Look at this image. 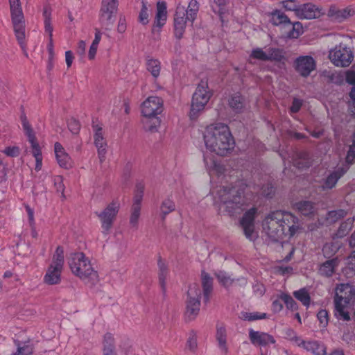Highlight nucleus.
<instances>
[{
  "instance_id": "obj_1",
  "label": "nucleus",
  "mask_w": 355,
  "mask_h": 355,
  "mask_svg": "<svg viewBox=\"0 0 355 355\" xmlns=\"http://www.w3.org/2000/svg\"><path fill=\"white\" fill-rule=\"evenodd\" d=\"M262 226L263 232L273 241L292 237L301 227L297 217L282 210L269 213L263 220Z\"/></svg>"
},
{
  "instance_id": "obj_2",
  "label": "nucleus",
  "mask_w": 355,
  "mask_h": 355,
  "mask_svg": "<svg viewBox=\"0 0 355 355\" xmlns=\"http://www.w3.org/2000/svg\"><path fill=\"white\" fill-rule=\"evenodd\" d=\"M245 189L241 185L221 186L215 191V202L220 203L230 216L240 214L249 205V200L245 196Z\"/></svg>"
},
{
  "instance_id": "obj_3",
  "label": "nucleus",
  "mask_w": 355,
  "mask_h": 355,
  "mask_svg": "<svg viewBox=\"0 0 355 355\" xmlns=\"http://www.w3.org/2000/svg\"><path fill=\"white\" fill-rule=\"evenodd\" d=\"M203 139L209 150L221 156L230 153L235 145L228 126L223 123L208 125L203 132Z\"/></svg>"
},
{
  "instance_id": "obj_4",
  "label": "nucleus",
  "mask_w": 355,
  "mask_h": 355,
  "mask_svg": "<svg viewBox=\"0 0 355 355\" xmlns=\"http://www.w3.org/2000/svg\"><path fill=\"white\" fill-rule=\"evenodd\" d=\"M67 263L73 274L86 283L96 284L98 275L93 268L90 260L83 252H73L67 258Z\"/></svg>"
},
{
  "instance_id": "obj_5",
  "label": "nucleus",
  "mask_w": 355,
  "mask_h": 355,
  "mask_svg": "<svg viewBox=\"0 0 355 355\" xmlns=\"http://www.w3.org/2000/svg\"><path fill=\"white\" fill-rule=\"evenodd\" d=\"M355 301V288L353 286L346 284L339 285L336 291L335 315L344 321L350 320L349 313L345 310L348 305H352Z\"/></svg>"
},
{
  "instance_id": "obj_6",
  "label": "nucleus",
  "mask_w": 355,
  "mask_h": 355,
  "mask_svg": "<svg viewBox=\"0 0 355 355\" xmlns=\"http://www.w3.org/2000/svg\"><path fill=\"white\" fill-rule=\"evenodd\" d=\"M198 10L199 6L196 0H191L187 10L184 6H177L174 18L175 35L177 38L180 39L182 37L187 21L192 23L197 16Z\"/></svg>"
},
{
  "instance_id": "obj_7",
  "label": "nucleus",
  "mask_w": 355,
  "mask_h": 355,
  "mask_svg": "<svg viewBox=\"0 0 355 355\" xmlns=\"http://www.w3.org/2000/svg\"><path fill=\"white\" fill-rule=\"evenodd\" d=\"M210 97L211 94L208 90L207 82L202 80L193 94L189 113L191 119H196L198 116L199 114L205 109Z\"/></svg>"
},
{
  "instance_id": "obj_8",
  "label": "nucleus",
  "mask_w": 355,
  "mask_h": 355,
  "mask_svg": "<svg viewBox=\"0 0 355 355\" xmlns=\"http://www.w3.org/2000/svg\"><path fill=\"white\" fill-rule=\"evenodd\" d=\"M10 15L17 40L22 44L25 38V20L19 0H9Z\"/></svg>"
},
{
  "instance_id": "obj_9",
  "label": "nucleus",
  "mask_w": 355,
  "mask_h": 355,
  "mask_svg": "<svg viewBox=\"0 0 355 355\" xmlns=\"http://www.w3.org/2000/svg\"><path fill=\"white\" fill-rule=\"evenodd\" d=\"M64 264V251L58 246L53 257L52 263L49 267L44 276V282L48 284H58L60 281V274Z\"/></svg>"
},
{
  "instance_id": "obj_10",
  "label": "nucleus",
  "mask_w": 355,
  "mask_h": 355,
  "mask_svg": "<svg viewBox=\"0 0 355 355\" xmlns=\"http://www.w3.org/2000/svg\"><path fill=\"white\" fill-rule=\"evenodd\" d=\"M117 11V0H103L99 15L102 28L110 31L114 25Z\"/></svg>"
},
{
  "instance_id": "obj_11",
  "label": "nucleus",
  "mask_w": 355,
  "mask_h": 355,
  "mask_svg": "<svg viewBox=\"0 0 355 355\" xmlns=\"http://www.w3.org/2000/svg\"><path fill=\"white\" fill-rule=\"evenodd\" d=\"M201 290L197 284H192L189 286L187 292V300L186 302V317L191 320H193L200 311V297Z\"/></svg>"
},
{
  "instance_id": "obj_12",
  "label": "nucleus",
  "mask_w": 355,
  "mask_h": 355,
  "mask_svg": "<svg viewBox=\"0 0 355 355\" xmlns=\"http://www.w3.org/2000/svg\"><path fill=\"white\" fill-rule=\"evenodd\" d=\"M119 207V203L113 201L110 203L103 211L100 213H96L101 222L102 232L103 234H107L110 232L116 218Z\"/></svg>"
},
{
  "instance_id": "obj_13",
  "label": "nucleus",
  "mask_w": 355,
  "mask_h": 355,
  "mask_svg": "<svg viewBox=\"0 0 355 355\" xmlns=\"http://www.w3.org/2000/svg\"><path fill=\"white\" fill-rule=\"evenodd\" d=\"M329 58L335 66L346 67L352 63L353 54L349 48L340 44L329 51Z\"/></svg>"
},
{
  "instance_id": "obj_14",
  "label": "nucleus",
  "mask_w": 355,
  "mask_h": 355,
  "mask_svg": "<svg viewBox=\"0 0 355 355\" xmlns=\"http://www.w3.org/2000/svg\"><path fill=\"white\" fill-rule=\"evenodd\" d=\"M257 212L256 208L250 209L244 214L240 222L245 236L250 241H254L257 238V234L254 231V218Z\"/></svg>"
},
{
  "instance_id": "obj_15",
  "label": "nucleus",
  "mask_w": 355,
  "mask_h": 355,
  "mask_svg": "<svg viewBox=\"0 0 355 355\" xmlns=\"http://www.w3.org/2000/svg\"><path fill=\"white\" fill-rule=\"evenodd\" d=\"M163 111V101L157 96L148 97L141 105V113L144 117H157Z\"/></svg>"
},
{
  "instance_id": "obj_16",
  "label": "nucleus",
  "mask_w": 355,
  "mask_h": 355,
  "mask_svg": "<svg viewBox=\"0 0 355 355\" xmlns=\"http://www.w3.org/2000/svg\"><path fill=\"white\" fill-rule=\"evenodd\" d=\"M295 71L302 77H308L316 68V62L312 56L302 55L294 62Z\"/></svg>"
},
{
  "instance_id": "obj_17",
  "label": "nucleus",
  "mask_w": 355,
  "mask_h": 355,
  "mask_svg": "<svg viewBox=\"0 0 355 355\" xmlns=\"http://www.w3.org/2000/svg\"><path fill=\"white\" fill-rule=\"evenodd\" d=\"M92 128L94 131V145L97 148L99 161L101 163H103L105 159L107 153V141L104 137V132L103 131L102 126L98 124L94 123Z\"/></svg>"
},
{
  "instance_id": "obj_18",
  "label": "nucleus",
  "mask_w": 355,
  "mask_h": 355,
  "mask_svg": "<svg viewBox=\"0 0 355 355\" xmlns=\"http://www.w3.org/2000/svg\"><path fill=\"white\" fill-rule=\"evenodd\" d=\"M349 169L347 165L337 167L330 174L323 180L321 188L322 190L331 189L336 185L338 180L344 175Z\"/></svg>"
},
{
  "instance_id": "obj_19",
  "label": "nucleus",
  "mask_w": 355,
  "mask_h": 355,
  "mask_svg": "<svg viewBox=\"0 0 355 355\" xmlns=\"http://www.w3.org/2000/svg\"><path fill=\"white\" fill-rule=\"evenodd\" d=\"M249 339L251 343L255 346H266L275 343L272 335L266 332L254 331L252 329H249Z\"/></svg>"
},
{
  "instance_id": "obj_20",
  "label": "nucleus",
  "mask_w": 355,
  "mask_h": 355,
  "mask_svg": "<svg viewBox=\"0 0 355 355\" xmlns=\"http://www.w3.org/2000/svg\"><path fill=\"white\" fill-rule=\"evenodd\" d=\"M320 10L312 3H305L299 6L296 10V16L301 19H311L320 16Z\"/></svg>"
},
{
  "instance_id": "obj_21",
  "label": "nucleus",
  "mask_w": 355,
  "mask_h": 355,
  "mask_svg": "<svg viewBox=\"0 0 355 355\" xmlns=\"http://www.w3.org/2000/svg\"><path fill=\"white\" fill-rule=\"evenodd\" d=\"M298 346L303 347L308 352H311L315 355H325V347L323 345L317 341H304L300 338L296 339Z\"/></svg>"
},
{
  "instance_id": "obj_22",
  "label": "nucleus",
  "mask_w": 355,
  "mask_h": 355,
  "mask_svg": "<svg viewBox=\"0 0 355 355\" xmlns=\"http://www.w3.org/2000/svg\"><path fill=\"white\" fill-rule=\"evenodd\" d=\"M55 154L59 165L64 168L70 166V157L60 143L55 144Z\"/></svg>"
},
{
  "instance_id": "obj_23",
  "label": "nucleus",
  "mask_w": 355,
  "mask_h": 355,
  "mask_svg": "<svg viewBox=\"0 0 355 355\" xmlns=\"http://www.w3.org/2000/svg\"><path fill=\"white\" fill-rule=\"evenodd\" d=\"M201 279L204 301L207 302L209 300L213 290V279L205 271L202 272Z\"/></svg>"
},
{
  "instance_id": "obj_24",
  "label": "nucleus",
  "mask_w": 355,
  "mask_h": 355,
  "mask_svg": "<svg viewBox=\"0 0 355 355\" xmlns=\"http://www.w3.org/2000/svg\"><path fill=\"white\" fill-rule=\"evenodd\" d=\"M354 11L350 8L337 9L336 7H331L328 11V16L333 20L343 21L348 17L352 15Z\"/></svg>"
},
{
  "instance_id": "obj_25",
  "label": "nucleus",
  "mask_w": 355,
  "mask_h": 355,
  "mask_svg": "<svg viewBox=\"0 0 355 355\" xmlns=\"http://www.w3.org/2000/svg\"><path fill=\"white\" fill-rule=\"evenodd\" d=\"M167 12L166 4L164 1H159L157 3V13L154 21V27L161 28L166 21Z\"/></svg>"
},
{
  "instance_id": "obj_26",
  "label": "nucleus",
  "mask_w": 355,
  "mask_h": 355,
  "mask_svg": "<svg viewBox=\"0 0 355 355\" xmlns=\"http://www.w3.org/2000/svg\"><path fill=\"white\" fill-rule=\"evenodd\" d=\"M337 259L327 260L320 266L318 272L320 275L324 277H331L335 272V268L338 266Z\"/></svg>"
},
{
  "instance_id": "obj_27",
  "label": "nucleus",
  "mask_w": 355,
  "mask_h": 355,
  "mask_svg": "<svg viewBox=\"0 0 355 355\" xmlns=\"http://www.w3.org/2000/svg\"><path fill=\"white\" fill-rule=\"evenodd\" d=\"M103 346V355H117L114 338L111 334L108 333L104 336Z\"/></svg>"
},
{
  "instance_id": "obj_28",
  "label": "nucleus",
  "mask_w": 355,
  "mask_h": 355,
  "mask_svg": "<svg viewBox=\"0 0 355 355\" xmlns=\"http://www.w3.org/2000/svg\"><path fill=\"white\" fill-rule=\"evenodd\" d=\"M293 165L298 168H308L311 165L309 155L306 152H300L295 155Z\"/></svg>"
},
{
  "instance_id": "obj_29",
  "label": "nucleus",
  "mask_w": 355,
  "mask_h": 355,
  "mask_svg": "<svg viewBox=\"0 0 355 355\" xmlns=\"http://www.w3.org/2000/svg\"><path fill=\"white\" fill-rule=\"evenodd\" d=\"M284 60L285 53L283 49L272 47L267 49V61L281 62Z\"/></svg>"
},
{
  "instance_id": "obj_30",
  "label": "nucleus",
  "mask_w": 355,
  "mask_h": 355,
  "mask_svg": "<svg viewBox=\"0 0 355 355\" xmlns=\"http://www.w3.org/2000/svg\"><path fill=\"white\" fill-rule=\"evenodd\" d=\"M157 266L159 268L158 275L159 284L162 290L164 291L166 289V277L168 272V267L160 257L158 258Z\"/></svg>"
},
{
  "instance_id": "obj_31",
  "label": "nucleus",
  "mask_w": 355,
  "mask_h": 355,
  "mask_svg": "<svg viewBox=\"0 0 355 355\" xmlns=\"http://www.w3.org/2000/svg\"><path fill=\"white\" fill-rule=\"evenodd\" d=\"M146 69L150 73L154 78H157L160 74L161 63L160 62L152 58L146 59Z\"/></svg>"
},
{
  "instance_id": "obj_32",
  "label": "nucleus",
  "mask_w": 355,
  "mask_h": 355,
  "mask_svg": "<svg viewBox=\"0 0 355 355\" xmlns=\"http://www.w3.org/2000/svg\"><path fill=\"white\" fill-rule=\"evenodd\" d=\"M216 339L218 342L220 349L227 353V347L226 345V329L223 324H218L216 326Z\"/></svg>"
},
{
  "instance_id": "obj_33",
  "label": "nucleus",
  "mask_w": 355,
  "mask_h": 355,
  "mask_svg": "<svg viewBox=\"0 0 355 355\" xmlns=\"http://www.w3.org/2000/svg\"><path fill=\"white\" fill-rule=\"evenodd\" d=\"M143 125L146 130L155 132L158 130V127L160 125V120L158 117H144Z\"/></svg>"
},
{
  "instance_id": "obj_34",
  "label": "nucleus",
  "mask_w": 355,
  "mask_h": 355,
  "mask_svg": "<svg viewBox=\"0 0 355 355\" xmlns=\"http://www.w3.org/2000/svg\"><path fill=\"white\" fill-rule=\"evenodd\" d=\"M346 214V211L341 209L329 211L326 215L325 220L327 224H332L344 218Z\"/></svg>"
},
{
  "instance_id": "obj_35",
  "label": "nucleus",
  "mask_w": 355,
  "mask_h": 355,
  "mask_svg": "<svg viewBox=\"0 0 355 355\" xmlns=\"http://www.w3.org/2000/svg\"><path fill=\"white\" fill-rule=\"evenodd\" d=\"M296 209L303 215L309 216L314 211V207L309 201H301L295 205Z\"/></svg>"
},
{
  "instance_id": "obj_36",
  "label": "nucleus",
  "mask_w": 355,
  "mask_h": 355,
  "mask_svg": "<svg viewBox=\"0 0 355 355\" xmlns=\"http://www.w3.org/2000/svg\"><path fill=\"white\" fill-rule=\"evenodd\" d=\"M175 209V205L171 200L167 198L162 201L160 206V213L162 218L164 220L166 215L173 211Z\"/></svg>"
},
{
  "instance_id": "obj_37",
  "label": "nucleus",
  "mask_w": 355,
  "mask_h": 355,
  "mask_svg": "<svg viewBox=\"0 0 355 355\" xmlns=\"http://www.w3.org/2000/svg\"><path fill=\"white\" fill-rule=\"evenodd\" d=\"M294 297L300 300L303 305L309 306L311 302V297L305 288H301L293 292Z\"/></svg>"
},
{
  "instance_id": "obj_38",
  "label": "nucleus",
  "mask_w": 355,
  "mask_h": 355,
  "mask_svg": "<svg viewBox=\"0 0 355 355\" xmlns=\"http://www.w3.org/2000/svg\"><path fill=\"white\" fill-rule=\"evenodd\" d=\"M272 21L276 26L281 24H291L288 17L279 10H275L272 12Z\"/></svg>"
},
{
  "instance_id": "obj_39",
  "label": "nucleus",
  "mask_w": 355,
  "mask_h": 355,
  "mask_svg": "<svg viewBox=\"0 0 355 355\" xmlns=\"http://www.w3.org/2000/svg\"><path fill=\"white\" fill-rule=\"evenodd\" d=\"M279 299L284 302L288 309L291 311H296L298 309L297 304L290 295L282 293L279 294Z\"/></svg>"
},
{
  "instance_id": "obj_40",
  "label": "nucleus",
  "mask_w": 355,
  "mask_h": 355,
  "mask_svg": "<svg viewBox=\"0 0 355 355\" xmlns=\"http://www.w3.org/2000/svg\"><path fill=\"white\" fill-rule=\"evenodd\" d=\"M28 141L31 144L32 153L35 159L42 158V153L39 144L37 141L35 134L27 136Z\"/></svg>"
},
{
  "instance_id": "obj_41",
  "label": "nucleus",
  "mask_w": 355,
  "mask_h": 355,
  "mask_svg": "<svg viewBox=\"0 0 355 355\" xmlns=\"http://www.w3.org/2000/svg\"><path fill=\"white\" fill-rule=\"evenodd\" d=\"M229 105L235 112H239L243 107V98L239 95L233 96L229 99Z\"/></svg>"
},
{
  "instance_id": "obj_42",
  "label": "nucleus",
  "mask_w": 355,
  "mask_h": 355,
  "mask_svg": "<svg viewBox=\"0 0 355 355\" xmlns=\"http://www.w3.org/2000/svg\"><path fill=\"white\" fill-rule=\"evenodd\" d=\"M44 28L45 31L49 33V40L52 42V36H53V26L51 23V12H49L47 8H45L44 10Z\"/></svg>"
},
{
  "instance_id": "obj_43",
  "label": "nucleus",
  "mask_w": 355,
  "mask_h": 355,
  "mask_svg": "<svg viewBox=\"0 0 355 355\" xmlns=\"http://www.w3.org/2000/svg\"><path fill=\"white\" fill-rule=\"evenodd\" d=\"M267 318L266 313H261L259 312H253V313H248L244 312L242 313V318L245 320L248 321H254L257 320L265 319Z\"/></svg>"
},
{
  "instance_id": "obj_44",
  "label": "nucleus",
  "mask_w": 355,
  "mask_h": 355,
  "mask_svg": "<svg viewBox=\"0 0 355 355\" xmlns=\"http://www.w3.org/2000/svg\"><path fill=\"white\" fill-rule=\"evenodd\" d=\"M205 164L207 169L216 171V173L221 174L223 173L224 168L222 165L216 162L212 159H209V162H208V159L207 157L204 158Z\"/></svg>"
},
{
  "instance_id": "obj_45",
  "label": "nucleus",
  "mask_w": 355,
  "mask_h": 355,
  "mask_svg": "<svg viewBox=\"0 0 355 355\" xmlns=\"http://www.w3.org/2000/svg\"><path fill=\"white\" fill-rule=\"evenodd\" d=\"M140 211L141 207H132L130 223L134 227H137V225L138 220L140 216Z\"/></svg>"
},
{
  "instance_id": "obj_46",
  "label": "nucleus",
  "mask_w": 355,
  "mask_h": 355,
  "mask_svg": "<svg viewBox=\"0 0 355 355\" xmlns=\"http://www.w3.org/2000/svg\"><path fill=\"white\" fill-rule=\"evenodd\" d=\"M250 58L261 61H267V50L264 51L261 48H256L252 51Z\"/></svg>"
},
{
  "instance_id": "obj_47",
  "label": "nucleus",
  "mask_w": 355,
  "mask_h": 355,
  "mask_svg": "<svg viewBox=\"0 0 355 355\" xmlns=\"http://www.w3.org/2000/svg\"><path fill=\"white\" fill-rule=\"evenodd\" d=\"M291 29L288 33V37L291 38H297L302 33V25L300 22L293 23L291 26Z\"/></svg>"
},
{
  "instance_id": "obj_48",
  "label": "nucleus",
  "mask_w": 355,
  "mask_h": 355,
  "mask_svg": "<svg viewBox=\"0 0 355 355\" xmlns=\"http://www.w3.org/2000/svg\"><path fill=\"white\" fill-rule=\"evenodd\" d=\"M216 277L219 282L225 286H229L233 283V279L224 272H219Z\"/></svg>"
},
{
  "instance_id": "obj_49",
  "label": "nucleus",
  "mask_w": 355,
  "mask_h": 355,
  "mask_svg": "<svg viewBox=\"0 0 355 355\" xmlns=\"http://www.w3.org/2000/svg\"><path fill=\"white\" fill-rule=\"evenodd\" d=\"M187 347L191 351H194L197 348V336L194 331L189 334L187 341Z\"/></svg>"
},
{
  "instance_id": "obj_50",
  "label": "nucleus",
  "mask_w": 355,
  "mask_h": 355,
  "mask_svg": "<svg viewBox=\"0 0 355 355\" xmlns=\"http://www.w3.org/2000/svg\"><path fill=\"white\" fill-rule=\"evenodd\" d=\"M346 162L349 164H352L355 162V141H352V145L349 146L346 156Z\"/></svg>"
},
{
  "instance_id": "obj_51",
  "label": "nucleus",
  "mask_w": 355,
  "mask_h": 355,
  "mask_svg": "<svg viewBox=\"0 0 355 355\" xmlns=\"http://www.w3.org/2000/svg\"><path fill=\"white\" fill-rule=\"evenodd\" d=\"M139 21L143 24L148 22V8L144 2H142V8L139 15Z\"/></svg>"
},
{
  "instance_id": "obj_52",
  "label": "nucleus",
  "mask_w": 355,
  "mask_h": 355,
  "mask_svg": "<svg viewBox=\"0 0 355 355\" xmlns=\"http://www.w3.org/2000/svg\"><path fill=\"white\" fill-rule=\"evenodd\" d=\"M21 121L26 136L35 134L25 114H21Z\"/></svg>"
},
{
  "instance_id": "obj_53",
  "label": "nucleus",
  "mask_w": 355,
  "mask_h": 355,
  "mask_svg": "<svg viewBox=\"0 0 355 355\" xmlns=\"http://www.w3.org/2000/svg\"><path fill=\"white\" fill-rule=\"evenodd\" d=\"M318 319L322 327H327L328 324V313L326 310H320L317 315Z\"/></svg>"
},
{
  "instance_id": "obj_54",
  "label": "nucleus",
  "mask_w": 355,
  "mask_h": 355,
  "mask_svg": "<svg viewBox=\"0 0 355 355\" xmlns=\"http://www.w3.org/2000/svg\"><path fill=\"white\" fill-rule=\"evenodd\" d=\"M296 0H285L282 2L284 8L290 11H294L296 15V10H298L299 6L297 5Z\"/></svg>"
},
{
  "instance_id": "obj_55",
  "label": "nucleus",
  "mask_w": 355,
  "mask_h": 355,
  "mask_svg": "<svg viewBox=\"0 0 355 355\" xmlns=\"http://www.w3.org/2000/svg\"><path fill=\"white\" fill-rule=\"evenodd\" d=\"M17 350L14 355H30L32 354V349L28 345H24L21 347L19 342L17 343Z\"/></svg>"
},
{
  "instance_id": "obj_56",
  "label": "nucleus",
  "mask_w": 355,
  "mask_h": 355,
  "mask_svg": "<svg viewBox=\"0 0 355 355\" xmlns=\"http://www.w3.org/2000/svg\"><path fill=\"white\" fill-rule=\"evenodd\" d=\"M3 153L10 157H17L19 155V148L16 146H9L4 149Z\"/></svg>"
},
{
  "instance_id": "obj_57",
  "label": "nucleus",
  "mask_w": 355,
  "mask_h": 355,
  "mask_svg": "<svg viewBox=\"0 0 355 355\" xmlns=\"http://www.w3.org/2000/svg\"><path fill=\"white\" fill-rule=\"evenodd\" d=\"M68 128L73 134H77L80 130V124L76 119H71L68 123Z\"/></svg>"
},
{
  "instance_id": "obj_58",
  "label": "nucleus",
  "mask_w": 355,
  "mask_h": 355,
  "mask_svg": "<svg viewBox=\"0 0 355 355\" xmlns=\"http://www.w3.org/2000/svg\"><path fill=\"white\" fill-rule=\"evenodd\" d=\"M276 272L282 275H290L293 272L291 266H279L275 268Z\"/></svg>"
},
{
  "instance_id": "obj_59",
  "label": "nucleus",
  "mask_w": 355,
  "mask_h": 355,
  "mask_svg": "<svg viewBox=\"0 0 355 355\" xmlns=\"http://www.w3.org/2000/svg\"><path fill=\"white\" fill-rule=\"evenodd\" d=\"M282 300L279 299V295L277 299L274 300L272 304V310L274 313H279L283 309V304Z\"/></svg>"
},
{
  "instance_id": "obj_60",
  "label": "nucleus",
  "mask_w": 355,
  "mask_h": 355,
  "mask_svg": "<svg viewBox=\"0 0 355 355\" xmlns=\"http://www.w3.org/2000/svg\"><path fill=\"white\" fill-rule=\"evenodd\" d=\"M302 102L298 98H294L291 107V112L293 113H297L301 108Z\"/></svg>"
},
{
  "instance_id": "obj_61",
  "label": "nucleus",
  "mask_w": 355,
  "mask_h": 355,
  "mask_svg": "<svg viewBox=\"0 0 355 355\" xmlns=\"http://www.w3.org/2000/svg\"><path fill=\"white\" fill-rule=\"evenodd\" d=\"M347 263L349 268L355 272V250L348 257Z\"/></svg>"
},
{
  "instance_id": "obj_62",
  "label": "nucleus",
  "mask_w": 355,
  "mask_h": 355,
  "mask_svg": "<svg viewBox=\"0 0 355 355\" xmlns=\"http://www.w3.org/2000/svg\"><path fill=\"white\" fill-rule=\"evenodd\" d=\"M346 81L350 85H355V71L349 70L346 72Z\"/></svg>"
},
{
  "instance_id": "obj_63",
  "label": "nucleus",
  "mask_w": 355,
  "mask_h": 355,
  "mask_svg": "<svg viewBox=\"0 0 355 355\" xmlns=\"http://www.w3.org/2000/svg\"><path fill=\"white\" fill-rule=\"evenodd\" d=\"M85 49L86 43L83 40H80L78 44L77 53L80 56H83L85 53Z\"/></svg>"
},
{
  "instance_id": "obj_64",
  "label": "nucleus",
  "mask_w": 355,
  "mask_h": 355,
  "mask_svg": "<svg viewBox=\"0 0 355 355\" xmlns=\"http://www.w3.org/2000/svg\"><path fill=\"white\" fill-rule=\"evenodd\" d=\"M98 45L92 44L88 53V58L89 60H93L95 58L97 48Z\"/></svg>"
}]
</instances>
